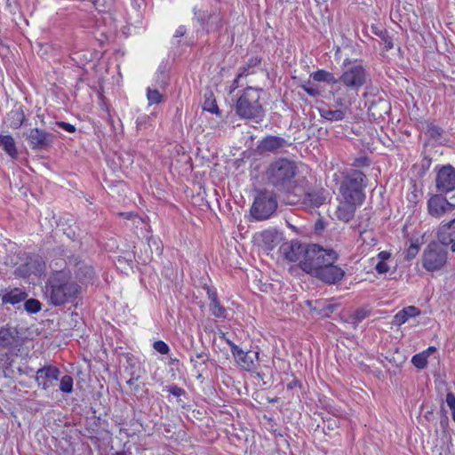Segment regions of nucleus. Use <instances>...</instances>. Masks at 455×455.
Instances as JSON below:
<instances>
[{
	"label": "nucleus",
	"mask_w": 455,
	"mask_h": 455,
	"mask_svg": "<svg viewBox=\"0 0 455 455\" xmlns=\"http://www.w3.org/2000/svg\"><path fill=\"white\" fill-rule=\"evenodd\" d=\"M239 80H240V78H238V76H237L236 78L233 81L232 85L230 86V90H229L230 94L233 93L236 88H238Z\"/></svg>",
	"instance_id": "54"
},
{
	"label": "nucleus",
	"mask_w": 455,
	"mask_h": 455,
	"mask_svg": "<svg viewBox=\"0 0 455 455\" xmlns=\"http://www.w3.org/2000/svg\"><path fill=\"white\" fill-rule=\"evenodd\" d=\"M427 132L429 136L433 139H438L443 134V129L436 125H428Z\"/></svg>",
	"instance_id": "42"
},
{
	"label": "nucleus",
	"mask_w": 455,
	"mask_h": 455,
	"mask_svg": "<svg viewBox=\"0 0 455 455\" xmlns=\"http://www.w3.org/2000/svg\"><path fill=\"white\" fill-rule=\"evenodd\" d=\"M45 270V263L38 255H32L27 258L26 262L20 264L15 270V276L28 278L31 275H40Z\"/></svg>",
	"instance_id": "10"
},
{
	"label": "nucleus",
	"mask_w": 455,
	"mask_h": 455,
	"mask_svg": "<svg viewBox=\"0 0 455 455\" xmlns=\"http://www.w3.org/2000/svg\"><path fill=\"white\" fill-rule=\"evenodd\" d=\"M18 340V331L15 328L9 325L0 328V350L15 347Z\"/></svg>",
	"instance_id": "20"
},
{
	"label": "nucleus",
	"mask_w": 455,
	"mask_h": 455,
	"mask_svg": "<svg viewBox=\"0 0 455 455\" xmlns=\"http://www.w3.org/2000/svg\"><path fill=\"white\" fill-rule=\"evenodd\" d=\"M367 79V72L361 64H353L345 69L339 78V82L347 87L358 89L362 87Z\"/></svg>",
	"instance_id": "9"
},
{
	"label": "nucleus",
	"mask_w": 455,
	"mask_h": 455,
	"mask_svg": "<svg viewBox=\"0 0 455 455\" xmlns=\"http://www.w3.org/2000/svg\"><path fill=\"white\" fill-rule=\"evenodd\" d=\"M44 296L53 306L72 303L81 293V286L71 276L69 270L53 272L44 286Z\"/></svg>",
	"instance_id": "1"
},
{
	"label": "nucleus",
	"mask_w": 455,
	"mask_h": 455,
	"mask_svg": "<svg viewBox=\"0 0 455 455\" xmlns=\"http://www.w3.org/2000/svg\"><path fill=\"white\" fill-rule=\"evenodd\" d=\"M367 316L366 310L360 308L355 311L353 317L356 322L363 321Z\"/></svg>",
	"instance_id": "46"
},
{
	"label": "nucleus",
	"mask_w": 455,
	"mask_h": 455,
	"mask_svg": "<svg viewBox=\"0 0 455 455\" xmlns=\"http://www.w3.org/2000/svg\"><path fill=\"white\" fill-rule=\"evenodd\" d=\"M375 34L380 36L381 40L383 41L384 48L386 51H388L394 47L393 39L390 36H388L387 31H380L379 34L375 32Z\"/></svg>",
	"instance_id": "37"
},
{
	"label": "nucleus",
	"mask_w": 455,
	"mask_h": 455,
	"mask_svg": "<svg viewBox=\"0 0 455 455\" xmlns=\"http://www.w3.org/2000/svg\"><path fill=\"white\" fill-rule=\"evenodd\" d=\"M0 148L12 159L17 158L18 150L12 136L0 134Z\"/></svg>",
	"instance_id": "24"
},
{
	"label": "nucleus",
	"mask_w": 455,
	"mask_h": 455,
	"mask_svg": "<svg viewBox=\"0 0 455 455\" xmlns=\"http://www.w3.org/2000/svg\"><path fill=\"white\" fill-rule=\"evenodd\" d=\"M147 98L150 105L159 104L163 100V95L156 89L148 88Z\"/></svg>",
	"instance_id": "36"
},
{
	"label": "nucleus",
	"mask_w": 455,
	"mask_h": 455,
	"mask_svg": "<svg viewBox=\"0 0 455 455\" xmlns=\"http://www.w3.org/2000/svg\"><path fill=\"white\" fill-rule=\"evenodd\" d=\"M437 239L442 245H451V251H455V218L439 225Z\"/></svg>",
	"instance_id": "17"
},
{
	"label": "nucleus",
	"mask_w": 455,
	"mask_h": 455,
	"mask_svg": "<svg viewBox=\"0 0 455 455\" xmlns=\"http://www.w3.org/2000/svg\"><path fill=\"white\" fill-rule=\"evenodd\" d=\"M24 307L27 312L36 314L41 310V303L36 299H26Z\"/></svg>",
	"instance_id": "35"
},
{
	"label": "nucleus",
	"mask_w": 455,
	"mask_h": 455,
	"mask_svg": "<svg viewBox=\"0 0 455 455\" xmlns=\"http://www.w3.org/2000/svg\"><path fill=\"white\" fill-rule=\"evenodd\" d=\"M435 188L440 194L455 190V168L452 165H443L437 171Z\"/></svg>",
	"instance_id": "11"
},
{
	"label": "nucleus",
	"mask_w": 455,
	"mask_h": 455,
	"mask_svg": "<svg viewBox=\"0 0 455 455\" xmlns=\"http://www.w3.org/2000/svg\"><path fill=\"white\" fill-rule=\"evenodd\" d=\"M377 258L379 261H387L391 258V253L387 251H382L378 253Z\"/></svg>",
	"instance_id": "49"
},
{
	"label": "nucleus",
	"mask_w": 455,
	"mask_h": 455,
	"mask_svg": "<svg viewBox=\"0 0 455 455\" xmlns=\"http://www.w3.org/2000/svg\"><path fill=\"white\" fill-rule=\"evenodd\" d=\"M443 245L430 243L422 254V267L428 272L442 269L447 262V251Z\"/></svg>",
	"instance_id": "7"
},
{
	"label": "nucleus",
	"mask_w": 455,
	"mask_h": 455,
	"mask_svg": "<svg viewBox=\"0 0 455 455\" xmlns=\"http://www.w3.org/2000/svg\"><path fill=\"white\" fill-rule=\"evenodd\" d=\"M390 267L387 261H379L375 266V270L379 275L386 274L389 271Z\"/></svg>",
	"instance_id": "43"
},
{
	"label": "nucleus",
	"mask_w": 455,
	"mask_h": 455,
	"mask_svg": "<svg viewBox=\"0 0 455 455\" xmlns=\"http://www.w3.org/2000/svg\"><path fill=\"white\" fill-rule=\"evenodd\" d=\"M228 344L235 363L243 370L254 371L259 366V353L257 351H244L230 339L223 337Z\"/></svg>",
	"instance_id": "8"
},
{
	"label": "nucleus",
	"mask_w": 455,
	"mask_h": 455,
	"mask_svg": "<svg viewBox=\"0 0 455 455\" xmlns=\"http://www.w3.org/2000/svg\"><path fill=\"white\" fill-rule=\"evenodd\" d=\"M336 259L332 257L328 258L326 266L324 265L314 276L326 283L340 281L345 273L341 267L334 265Z\"/></svg>",
	"instance_id": "13"
},
{
	"label": "nucleus",
	"mask_w": 455,
	"mask_h": 455,
	"mask_svg": "<svg viewBox=\"0 0 455 455\" xmlns=\"http://www.w3.org/2000/svg\"><path fill=\"white\" fill-rule=\"evenodd\" d=\"M299 380H297V379H293L292 381H291V382L287 385V387H288L289 389H291V388H293V387H297V386H299Z\"/></svg>",
	"instance_id": "56"
},
{
	"label": "nucleus",
	"mask_w": 455,
	"mask_h": 455,
	"mask_svg": "<svg viewBox=\"0 0 455 455\" xmlns=\"http://www.w3.org/2000/svg\"><path fill=\"white\" fill-rule=\"evenodd\" d=\"M412 364L418 369H424L427 365V352L416 354L411 358Z\"/></svg>",
	"instance_id": "33"
},
{
	"label": "nucleus",
	"mask_w": 455,
	"mask_h": 455,
	"mask_svg": "<svg viewBox=\"0 0 455 455\" xmlns=\"http://www.w3.org/2000/svg\"><path fill=\"white\" fill-rule=\"evenodd\" d=\"M310 77L315 82H324L329 84L339 83V79H337L332 73L323 69H319L312 73Z\"/></svg>",
	"instance_id": "27"
},
{
	"label": "nucleus",
	"mask_w": 455,
	"mask_h": 455,
	"mask_svg": "<svg viewBox=\"0 0 455 455\" xmlns=\"http://www.w3.org/2000/svg\"><path fill=\"white\" fill-rule=\"evenodd\" d=\"M262 246L268 251L275 248L282 240V235L275 229H267L260 233Z\"/></svg>",
	"instance_id": "21"
},
{
	"label": "nucleus",
	"mask_w": 455,
	"mask_h": 455,
	"mask_svg": "<svg viewBox=\"0 0 455 455\" xmlns=\"http://www.w3.org/2000/svg\"><path fill=\"white\" fill-rule=\"evenodd\" d=\"M186 33V28L184 26H180L176 31H175V35L174 36L175 37H181L185 35Z\"/></svg>",
	"instance_id": "53"
},
{
	"label": "nucleus",
	"mask_w": 455,
	"mask_h": 455,
	"mask_svg": "<svg viewBox=\"0 0 455 455\" xmlns=\"http://www.w3.org/2000/svg\"><path fill=\"white\" fill-rule=\"evenodd\" d=\"M207 295H208V299H210V303H213L214 301L219 300L218 299V296H217V292H216L215 290H212L211 288H207Z\"/></svg>",
	"instance_id": "50"
},
{
	"label": "nucleus",
	"mask_w": 455,
	"mask_h": 455,
	"mask_svg": "<svg viewBox=\"0 0 455 455\" xmlns=\"http://www.w3.org/2000/svg\"><path fill=\"white\" fill-rule=\"evenodd\" d=\"M336 104L339 105V106H343V101L341 99H337L336 100Z\"/></svg>",
	"instance_id": "58"
},
{
	"label": "nucleus",
	"mask_w": 455,
	"mask_h": 455,
	"mask_svg": "<svg viewBox=\"0 0 455 455\" xmlns=\"http://www.w3.org/2000/svg\"><path fill=\"white\" fill-rule=\"evenodd\" d=\"M250 68L247 66L242 67L239 68L238 78H242L243 76H247L250 74Z\"/></svg>",
	"instance_id": "52"
},
{
	"label": "nucleus",
	"mask_w": 455,
	"mask_h": 455,
	"mask_svg": "<svg viewBox=\"0 0 455 455\" xmlns=\"http://www.w3.org/2000/svg\"><path fill=\"white\" fill-rule=\"evenodd\" d=\"M203 108H204V110L208 111L212 114H215L219 116H220V111L219 109V107L216 103L215 99L212 97H209V98L205 99L204 105H203Z\"/></svg>",
	"instance_id": "32"
},
{
	"label": "nucleus",
	"mask_w": 455,
	"mask_h": 455,
	"mask_svg": "<svg viewBox=\"0 0 455 455\" xmlns=\"http://www.w3.org/2000/svg\"><path fill=\"white\" fill-rule=\"evenodd\" d=\"M446 404L451 411L452 419L455 421V395L452 393H448L446 395Z\"/></svg>",
	"instance_id": "41"
},
{
	"label": "nucleus",
	"mask_w": 455,
	"mask_h": 455,
	"mask_svg": "<svg viewBox=\"0 0 455 455\" xmlns=\"http://www.w3.org/2000/svg\"><path fill=\"white\" fill-rule=\"evenodd\" d=\"M133 365L131 364V370H130V379L127 380V384L132 386L137 381L140 376L139 374H135L134 371H132Z\"/></svg>",
	"instance_id": "48"
},
{
	"label": "nucleus",
	"mask_w": 455,
	"mask_h": 455,
	"mask_svg": "<svg viewBox=\"0 0 455 455\" xmlns=\"http://www.w3.org/2000/svg\"><path fill=\"white\" fill-rule=\"evenodd\" d=\"M277 200L275 193L271 191H261L255 197L251 206V213L258 220H267L276 210Z\"/></svg>",
	"instance_id": "6"
},
{
	"label": "nucleus",
	"mask_w": 455,
	"mask_h": 455,
	"mask_svg": "<svg viewBox=\"0 0 455 455\" xmlns=\"http://www.w3.org/2000/svg\"><path fill=\"white\" fill-rule=\"evenodd\" d=\"M209 361V354L205 349L195 353L190 356V363L193 364V367L198 372V378L202 377L201 374V366L206 364Z\"/></svg>",
	"instance_id": "26"
},
{
	"label": "nucleus",
	"mask_w": 455,
	"mask_h": 455,
	"mask_svg": "<svg viewBox=\"0 0 455 455\" xmlns=\"http://www.w3.org/2000/svg\"><path fill=\"white\" fill-rule=\"evenodd\" d=\"M337 259V253L333 250H325L316 244H308L305 259L300 260V268L314 276L327 264L328 258Z\"/></svg>",
	"instance_id": "5"
},
{
	"label": "nucleus",
	"mask_w": 455,
	"mask_h": 455,
	"mask_svg": "<svg viewBox=\"0 0 455 455\" xmlns=\"http://www.w3.org/2000/svg\"><path fill=\"white\" fill-rule=\"evenodd\" d=\"M420 314L419 309L414 306H409L399 311L395 315V323L402 325L408 321L410 317L419 315Z\"/></svg>",
	"instance_id": "25"
},
{
	"label": "nucleus",
	"mask_w": 455,
	"mask_h": 455,
	"mask_svg": "<svg viewBox=\"0 0 455 455\" xmlns=\"http://www.w3.org/2000/svg\"><path fill=\"white\" fill-rule=\"evenodd\" d=\"M287 144V141L283 138L267 136L260 141L259 148L261 151L274 152L285 147Z\"/></svg>",
	"instance_id": "22"
},
{
	"label": "nucleus",
	"mask_w": 455,
	"mask_h": 455,
	"mask_svg": "<svg viewBox=\"0 0 455 455\" xmlns=\"http://www.w3.org/2000/svg\"><path fill=\"white\" fill-rule=\"evenodd\" d=\"M261 90L248 86L237 99L235 105V113L240 118L254 120L259 123L265 116V109L260 103Z\"/></svg>",
	"instance_id": "2"
},
{
	"label": "nucleus",
	"mask_w": 455,
	"mask_h": 455,
	"mask_svg": "<svg viewBox=\"0 0 455 455\" xmlns=\"http://www.w3.org/2000/svg\"><path fill=\"white\" fill-rule=\"evenodd\" d=\"M259 63H260V59H259L258 57H252L248 60V63L246 66L249 68H251L258 66Z\"/></svg>",
	"instance_id": "51"
},
{
	"label": "nucleus",
	"mask_w": 455,
	"mask_h": 455,
	"mask_svg": "<svg viewBox=\"0 0 455 455\" xmlns=\"http://www.w3.org/2000/svg\"><path fill=\"white\" fill-rule=\"evenodd\" d=\"M27 139L32 149L46 150L52 145L55 135L39 128H33L27 134Z\"/></svg>",
	"instance_id": "12"
},
{
	"label": "nucleus",
	"mask_w": 455,
	"mask_h": 455,
	"mask_svg": "<svg viewBox=\"0 0 455 455\" xmlns=\"http://www.w3.org/2000/svg\"><path fill=\"white\" fill-rule=\"evenodd\" d=\"M367 186L365 174L359 170H352L341 181L339 192L342 199L362 204L365 199L363 189Z\"/></svg>",
	"instance_id": "4"
},
{
	"label": "nucleus",
	"mask_w": 455,
	"mask_h": 455,
	"mask_svg": "<svg viewBox=\"0 0 455 455\" xmlns=\"http://www.w3.org/2000/svg\"><path fill=\"white\" fill-rule=\"evenodd\" d=\"M168 392L174 396L180 397L186 394V391L178 386H170L167 387Z\"/></svg>",
	"instance_id": "44"
},
{
	"label": "nucleus",
	"mask_w": 455,
	"mask_h": 455,
	"mask_svg": "<svg viewBox=\"0 0 455 455\" xmlns=\"http://www.w3.org/2000/svg\"><path fill=\"white\" fill-rule=\"evenodd\" d=\"M55 125L60 128H62L63 130H65L66 132H70V133H73L76 132V127L73 124L66 123V122H62V121L56 122Z\"/></svg>",
	"instance_id": "45"
},
{
	"label": "nucleus",
	"mask_w": 455,
	"mask_h": 455,
	"mask_svg": "<svg viewBox=\"0 0 455 455\" xmlns=\"http://www.w3.org/2000/svg\"><path fill=\"white\" fill-rule=\"evenodd\" d=\"M455 208V201L449 202L442 195H434L427 201L428 213L435 218H441Z\"/></svg>",
	"instance_id": "15"
},
{
	"label": "nucleus",
	"mask_w": 455,
	"mask_h": 455,
	"mask_svg": "<svg viewBox=\"0 0 455 455\" xmlns=\"http://www.w3.org/2000/svg\"><path fill=\"white\" fill-rule=\"evenodd\" d=\"M85 275L88 276L89 279L92 278V275L94 274L93 269L91 267H84Z\"/></svg>",
	"instance_id": "55"
},
{
	"label": "nucleus",
	"mask_w": 455,
	"mask_h": 455,
	"mask_svg": "<svg viewBox=\"0 0 455 455\" xmlns=\"http://www.w3.org/2000/svg\"><path fill=\"white\" fill-rule=\"evenodd\" d=\"M74 380L70 375H64L60 379V390L63 393L69 394L73 391Z\"/></svg>",
	"instance_id": "34"
},
{
	"label": "nucleus",
	"mask_w": 455,
	"mask_h": 455,
	"mask_svg": "<svg viewBox=\"0 0 455 455\" xmlns=\"http://www.w3.org/2000/svg\"><path fill=\"white\" fill-rule=\"evenodd\" d=\"M113 455H126L124 451H116Z\"/></svg>",
	"instance_id": "59"
},
{
	"label": "nucleus",
	"mask_w": 455,
	"mask_h": 455,
	"mask_svg": "<svg viewBox=\"0 0 455 455\" xmlns=\"http://www.w3.org/2000/svg\"><path fill=\"white\" fill-rule=\"evenodd\" d=\"M298 167L294 161L279 158L273 162L267 171V177L278 190L288 191L295 183Z\"/></svg>",
	"instance_id": "3"
},
{
	"label": "nucleus",
	"mask_w": 455,
	"mask_h": 455,
	"mask_svg": "<svg viewBox=\"0 0 455 455\" xmlns=\"http://www.w3.org/2000/svg\"><path fill=\"white\" fill-rule=\"evenodd\" d=\"M209 308L212 312V315L217 318H226L227 317V309L220 305V301H214L213 303H209Z\"/></svg>",
	"instance_id": "31"
},
{
	"label": "nucleus",
	"mask_w": 455,
	"mask_h": 455,
	"mask_svg": "<svg viewBox=\"0 0 455 455\" xmlns=\"http://www.w3.org/2000/svg\"><path fill=\"white\" fill-rule=\"evenodd\" d=\"M28 297L25 288L20 287H7L0 291V300L2 305H12L17 307L21 302L25 301Z\"/></svg>",
	"instance_id": "16"
},
{
	"label": "nucleus",
	"mask_w": 455,
	"mask_h": 455,
	"mask_svg": "<svg viewBox=\"0 0 455 455\" xmlns=\"http://www.w3.org/2000/svg\"><path fill=\"white\" fill-rule=\"evenodd\" d=\"M300 87L310 96L315 97L318 96L320 92L319 90L311 84L310 81L300 85Z\"/></svg>",
	"instance_id": "39"
},
{
	"label": "nucleus",
	"mask_w": 455,
	"mask_h": 455,
	"mask_svg": "<svg viewBox=\"0 0 455 455\" xmlns=\"http://www.w3.org/2000/svg\"><path fill=\"white\" fill-rule=\"evenodd\" d=\"M8 120L10 122V127L12 129L20 128L24 121H25V114L22 108H19L17 109L12 110L8 114Z\"/></svg>",
	"instance_id": "28"
},
{
	"label": "nucleus",
	"mask_w": 455,
	"mask_h": 455,
	"mask_svg": "<svg viewBox=\"0 0 455 455\" xmlns=\"http://www.w3.org/2000/svg\"><path fill=\"white\" fill-rule=\"evenodd\" d=\"M353 166L361 167L369 165V159L367 157H359L354 160Z\"/></svg>",
	"instance_id": "47"
},
{
	"label": "nucleus",
	"mask_w": 455,
	"mask_h": 455,
	"mask_svg": "<svg viewBox=\"0 0 455 455\" xmlns=\"http://www.w3.org/2000/svg\"><path fill=\"white\" fill-rule=\"evenodd\" d=\"M328 192L324 189L307 193L304 197V204L311 207H319L327 200Z\"/></svg>",
	"instance_id": "23"
},
{
	"label": "nucleus",
	"mask_w": 455,
	"mask_h": 455,
	"mask_svg": "<svg viewBox=\"0 0 455 455\" xmlns=\"http://www.w3.org/2000/svg\"><path fill=\"white\" fill-rule=\"evenodd\" d=\"M435 351V347H430L425 352H427V356H428L431 353H433Z\"/></svg>",
	"instance_id": "57"
},
{
	"label": "nucleus",
	"mask_w": 455,
	"mask_h": 455,
	"mask_svg": "<svg viewBox=\"0 0 455 455\" xmlns=\"http://www.w3.org/2000/svg\"><path fill=\"white\" fill-rule=\"evenodd\" d=\"M60 371L53 365H44L36 371L35 380L38 387L48 390L59 379Z\"/></svg>",
	"instance_id": "14"
},
{
	"label": "nucleus",
	"mask_w": 455,
	"mask_h": 455,
	"mask_svg": "<svg viewBox=\"0 0 455 455\" xmlns=\"http://www.w3.org/2000/svg\"><path fill=\"white\" fill-rule=\"evenodd\" d=\"M419 251V246L417 243H411L409 248L405 251L404 259L406 260H411L416 257Z\"/></svg>",
	"instance_id": "38"
},
{
	"label": "nucleus",
	"mask_w": 455,
	"mask_h": 455,
	"mask_svg": "<svg viewBox=\"0 0 455 455\" xmlns=\"http://www.w3.org/2000/svg\"><path fill=\"white\" fill-rule=\"evenodd\" d=\"M197 19L202 22V23H211V28L212 29H215V30H218L220 28H222L223 24H222V20L220 18V15H216V14H209V15H205L204 13L201 16V15H198L197 16Z\"/></svg>",
	"instance_id": "29"
},
{
	"label": "nucleus",
	"mask_w": 455,
	"mask_h": 455,
	"mask_svg": "<svg viewBox=\"0 0 455 455\" xmlns=\"http://www.w3.org/2000/svg\"><path fill=\"white\" fill-rule=\"evenodd\" d=\"M358 205L360 204L343 199L335 212L337 219L345 223L349 222L354 218Z\"/></svg>",
	"instance_id": "19"
},
{
	"label": "nucleus",
	"mask_w": 455,
	"mask_h": 455,
	"mask_svg": "<svg viewBox=\"0 0 455 455\" xmlns=\"http://www.w3.org/2000/svg\"><path fill=\"white\" fill-rule=\"evenodd\" d=\"M320 115L322 117L329 121H340L346 116V113L343 109H320Z\"/></svg>",
	"instance_id": "30"
},
{
	"label": "nucleus",
	"mask_w": 455,
	"mask_h": 455,
	"mask_svg": "<svg viewBox=\"0 0 455 455\" xmlns=\"http://www.w3.org/2000/svg\"><path fill=\"white\" fill-rule=\"evenodd\" d=\"M153 347L158 353L162 355H167L170 351L168 345L162 340L156 341Z\"/></svg>",
	"instance_id": "40"
},
{
	"label": "nucleus",
	"mask_w": 455,
	"mask_h": 455,
	"mask_svg": "<svg viewBox=\"0 0 455 455\" xmlns=\"http://www.w3.org/2000/svg\"><path fill=\"white\" fill-rule=\"evenodd\" d=\"M283 252L286 259L291 262L299 261L305 259L307 245H303L298 242H291L289 244H284L282 247Z\"/></svg>",
	"instance_id": "18"
}]
</instances>
